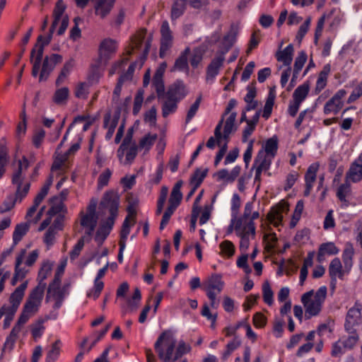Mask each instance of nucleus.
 <instances>
[{
    "label": "nucleus",
    "instance_id": "1",
    "mask_svg": "<svg viewBox=\"0 0 362 362\" xmlns=\"http://www.w3.org/2000/svg\"><path fill=\"white\" fill-rule=\"evenodd\" d=\"M119 206V196L113 191L106 192L100 202V207L102 209H107L110 216L100 224L95 235V241L100 246L107 239L111 233L115 224L116 218L118 216Z\"/></svg>",
    "mask_w": 362,
    "mask_h": 362
},
{
    "label": "nucleus",
    "instance_id": "2",
    "mask_svg": "<svg viewBox=\"0 0 362 362\" xmlns=\"http://www.w3.org/2000/svg\"><path fill=\"white\" fill-rule=\"evenodd\" d=\"M53 17L54 19L49 28L48 34L46 36H38L37 43L30 53V60L33 62L32 76L34 77H36L39 74L43 57L44 47L46 45H48L51 42L53 33L62 19L59 17Z\"/></svg>",
    "mask_w": 362,
    "mask_h": 362
},
{
    "label": "nucleus",
    "instance_id": "3",
    "mask_svg": "<svg viewBox=\"0 0 362 362\" xmlns=\"http://www.w3.org/2000/svg\"><path fill=\"white\" fill-rule=\"evenodd\" d=\"M175 340L168 331L163 332L154 344V349L162 362H171L173 360Z\"/></svg>",
    "mask_w": 362,
    "mask_h": 362
},
{
    "label": "nucleus",
    "instance_id": "4",
    "mask_svg": "<svg viewBox=\"0 0 362 362\" xmlns=\"http://www.w3.org/2000/svg\"><path fill=\"white\" fill-rule=\"evenodd\" d=\"M16 187V190L15 194L8 195L1 204L0 214H2L11 211L17 202H21L23 199L26 197L30 191V183L26 182L23 186L19 185V189L18 187Z\"/></svg>",
    "mask_w": 362,
    "mask_h": 362
},
{
    "label": "nucleus",
    "instance_id": "5",
    "mask_svg": "<svg viewBox=\"0 0 362 362\" xmlns=\"http://www.w3.org/2000/svg\"><path fill=\"white\" fill-rule=\"evenodd\" d=\"M235 233L240 238V250L242 251L247 250L250 245V234L255 235V223L252 221H248V222L244 225L243 228H241V223L240 221H239L235 227Z\"/></svg>",
    "mask_w": 362,
    "mask_h": 362
},
{
    "label": "nucleus",
    "instance_id": "6",
    "mask_svg": "<svg viewBox=\"0 0 362 362\" xmlns=\"http://www.w3.org/2000/svg\"><path fill=\"white\" fill-rule=\"evenodd\" d=\"M236 116L237 113L235 112H233L229 115L228 117L226 119L225 122L223 134L221 132V129L222 127L223 119L222 118L221 120L216 125L214 131V134L218 143H219L220 139H221L222 138H223L224 139H228L230 134L236 130L237 128L235 127Z\"/></svg>",
    "mask_w": 362,
    "mask_h": 362
},
{
    "label": "nucleus",
    "instance_id": "7",
    "mask_svg": "<svg viewBox=\"0 0 362 362\" xmlns=\"http://www.w3.org/2000/svg\"><path fill=\"white\" fill-rule=\"evenodd\" d=\"M346 95L344 89H340L325 103L323 109L325 115H337L344 106L343 98Z\"/></svg>",
    "mask_w": 362,
    "mask_h": 362
},
{
    "label": "nucleus",
    "instance_id": "8",
    "mask_svg": "<svg viewBox=\"0 0 362 362\" xmlns=\"http://www.w3.org/2000/svg\"><path fill=\"white\" fill-rule=\"evenodd\" d=\"M313 296V290H311L305 293L301 296V302L305 308V317L307 319L317 315L322 307V304L312 299Z\"/></svg>",
    "mask_w": 362,
    "mask_h": 362
},
{
    "label": "nucleus",
    "instance_id": "9",
    "mask_svg": "<svg viewBox=\"0 0 362 362\" xmlns=\"http://www.w3.org/2000/svg\"><path fill=\"white\" fill-rule=\"evenodd\" d=\"M362 305L356 302L346 314L344 323V329L346 332H353L356 325H358L361 320Z\"/></svg>",
    "mask_w": 362,
    "mask_h": 362
},
{
    "label": "nucleus",
    "instance_id": "10",
    "mask_svg": "<svg viewBox=\"0 0 362 362\" xmlns=\"http://www.w3.org/2000/svg\"><path fill=\"white\" fill-rule=\"evenodd\" d=\"M62 60V57L59 54H52L50 57H45L42 64L39 81H47L56 65L61 63Z\"/></svg>",
    "mask_w": 362,
    "mask_h": 362
},
{
    "label": "nucleus",
    "instance_id": "11",
    "mask_svg": "<svg viewBox=\"0 0 362 362\" xmlns=\"http://www.w3.org/2000/svg\"><path fill=\"white\" fill-rule=\"evenodd\" d=\"M117 50V42L111 38L104 39L99 46V64H106Z\"/></svg>",
    "mask_w": 362,
    "mask_h": 362
},
{
    "label": "nucleus",
    "instance_id": "12",
    "mask_svg": "<svg viewBox=\"0 0 362 362\" xmlns=\"http://www.w3.org/2000/svg\"><path fill=\"white\" fill-rule=\"evenodd\" d=\"M160 57L163 58L166 52L172 47L173 35L170 29L169 23L167 21L162 23L160 27Z\"/></svg>",
    "mask_w": 362,
    "mask_h": 362
},
{
    "label": "nucleus",
    "instance_id": "13",
    "mask_svg": "<svg viewBox=\"0 0 362 362\" xmlns=\"http://www.w3.org/2000/svg\"><path fill=\"white\" fill-rule=\"evenodd\" d=\"M319 168L320 163L318 162L313 163L308 166L304 176L305 190L303 194L305 197H308L310 194L317 179Z\"/></svg>",
    "mask_w": 362,
    "mask_h": 362
},
{
    "label": "nucleus",
    "instance_id": "14",
    "mask_svg": "<svg viewBox=\"0 0 362 362\" xmlns=\"http://www.w3.org/2000/svg\"><path fill=\"white\" fill-rule=\"evenodd\" d=\"M107 268L108 264H106L103 268L98 270L94 279V285L93 288L87 292L88 298H92L95 300L100 296L104 288V283L103 281H100V279H102L105 275Z\"/></svg>",
    "mask_w": 362,
    "mask_h": 362
},
{
    "label": "nucleus",
    "instance_id": "15",
    "mask_svg": "<svg viewBox=\"0 0 362 362\" xmlns=\"http://www.w3.org/2000/svg\"><path fill=\"white\" fill-rule=\"evenodd\" d=\"M225 61V57L216 53L214 58L211 61L206 68V81L215 80L216 77L218 75L221 68L223 66Z\"/></svg>",
    "mask_w": 362,
    "mask_h": 362
},
{
    "label": "nucleus",
    "instance_id": "16",
    "mask_svg": "<svg viewBox=\"0 0 362 362\" xmlns=\"http://www.w3.org/2000/svg\"><path fill=\"white\" fill-rule=\"evenodd\" d=\"M186 95L187 92L184 82L182 80H177L169 86L165 97L166 98L175 99L180 102Z\"/></svg>",
    "mask_w": 362,
    "mask_h": 362
},
{
    "label": "nucleus",
    "instance_id": "17",
    "mask_svg": "<svg viewBox=\"0 0 362 362\" xmlns=\"http://www.w3.org/2000/svg\"><path fill=\"white\" fill-rule=\"evenodd\" d=\"M30 163L25 156H23L21 160H18V168L12 175L11 182L19 189V185L23 186L24 176L23 175V170H27L29 168Z\"/></svg>",
    "mask_w": 362,
    "mask_h": 362
},
{
    "label": "nucleus",
    "instance_id": "18",
    "mask_svg": "<svg viewBox=\"0 0 362 362\" xmlns=\"http://www.w3.org/2000/svg\"><path fill=\"white\" fill-rule=\"evenodd\" d=\"M362 180V163L361 160H354L351 163L349 169L346 173V182L354 183Z\"/></svg>",
    "mask_w": 362,
    "mask_h": 362
},
{
    "label": "nucleus",
    "instance_id": "19",
    "mask_svg": "<svg viewBox=\"0 0 362 362\" xmlns=\"http://www.w3.org/2000/svg\"><path fill=\"white\" fill-rule=\"evenodd\" d=\"M223 285L224 283L222 281V276L218 274H212L204 284V290L206 293L209 291L216 292V294L219 293L223 290Z\"/></svg>",
    "mask_w": 362,
    "mask_h": 362
},
{
    "label": "nucleus",
    "instance_id": "20",
    "mask_svg": "<svg viewBox=\"0 0 362 362\" xmlns=\"http://www.w3.org/2000/svg\"><path fill=\"white\" fill-rule=\"evenodd\" d=\"M339 250L336 247L334 243L327 242L322 243L320 245L317 255V260L319 262H322L326 255H334L338 254Z\"/></svg>",
    "mask_w": 362,
    "mask_h": 362
},
{
    "label": "nucleus",
    "instance_id": "21",
    "mask_svg": "<svg viewBox=\"0 0 362 362\" xmlns=\"http://www.w3.org/2000/svg\"><path fill=\"white\" fill-rule=\"evenodd\" d=\"M115 0H98L94 6L95 13L101 18H105L112 11Z\"/></svg>",
    "mask_w": 362,
    "mask_h": 362
},
{
    "label": "nucleus",
    "instance_id": "22",
    "mask_svg": "<svg viewBox=\"0 0 362 362\" xmlns=\"http://www.w3.org/2000/svg\"><path fill=\"white\" fill-rule=\"evenodd\" d=\"M331 71V66L329 64H325L322 71L319 73L316 81L315 88L313 90L315 95H318L327 86V78Z\"/></svg>",
    "mask_w": 362,
    "mask_h": 362
},
{
    "label": "nucleus",
    "instance_id": "23",
    "mask_svg": "<svg viewBox=\"0 0 362 362\" xmlns=\"http://www.w3.org/2000/svg\"><path fill=\"white\" fill-rule=\"evenodd\" d=\"M235 42V34L231 30L223 36L221 42L219 44L218 49L217 50L216 53L220 54L225 57V55L228 52V51L233 47Z\"/></svg>",
    "mask_w": 362,
    "mask_h": 362
},
{
    "label": "nucleus",
    "instance_id": "24",
    "mask_svg": "<svg viewBox=\"0 0 362 362\" xmlns=\"http://www.w3.org/2000/svg\"><path fill=\"white\" fill-rule=\"evenodd\" d=\"M241 171L240 165H235L229 173L227 169L218 170L215 175L217 177V181L224 180L227 182H233L239 176Z\"/></svg>",
    "mask_w": 362,
    "mask_h": 362
},
{
    "label": "nucleus",
    "instance_id": "25",
    "mask_svg": "<svg viewBox=\"0 0 362 362\" xmlns=\"http://www.w3.org/2000/svg\"><path fill=\"white\" fill-rule=\"evenodd\" d=\"M28 284L27 281L23 282L13 291V293H11L8 299L11 304L19 308L25 296V291L28 287Z\"/></svg>",
    "mask_w": 362,
    "mask_h": 362
},
{
    "label": "nucleus",
    "instance_id": "26",
    "mask_svg": "<svg viewBox=\"0 0 362 362\" xmlns=\"http://www.w3.org/2000/svg\"><path fill=\"white\" fill-rule=\"evenodd\" d=\"M293 46L292 44L287 45L284 50L276 53V58L278 62H282L284 66H289L293 61Z\"/></svg>",
    "mask_w": 362,
    "mask_h": 362
},
{
    "label": "nucleus",
    "instance_id": "27",
    "mask_svg": "<svg viewBox=\"0 0 362 362\" xmlns=\"http://www.w3.org/2000/svg\"><path fill=\"white\" fill-rule=\"evenodd\" d=\"M182 185V180H180L175 183L170 195L168 205L173 206L175 208L178 207L182 199V193L181 192L180 189Z\"/></svg>",
    "mask_w": 362,
    "mask_h": 362
},
{
    "label": "nucleus",
    "instance_id": "28",
    "mask_svg": "<svg viewBox=\"0 0 362 362\" xmlns=\"http://www.w3.org/2000/svg\"><path fill=\"white\" fill-rule=\"evenodd\" d=\"M189 0H175L171 8V19L175 21L181 17L187 6Z\"/></svg>",
    "mask_w": 362,
    "mask_h": 362
},
{
    "label": "nucleus",
    "instance_id": "29",
    "mask_svg": "<svg viewBox=\"0 0 362 362\" xmlns=\"http://www.w3.org/2000/svg\"><path fill=\"white\" fill-rule=\"evenodd\" d=\"M354 249L351 243H346L342 253V261L344 265V269L349 272L353 265V257Z\"/></svg>",
    "mask_w": 362,
    "mask_h": 362
},
{
    "label": "nucleus",
    "instance_id": "30",
    "mask_svg": "<svg viewBox=\"0 0 362 362\" xmlns=\"http://www.w3.org/2000/svg\"><path fill=\"white\" fill-rule=\"evenodd\" d=\"M74 66H75V60L73 58H70L69 60H67L64 63V66H63L57 80H56L55 83H56L57 86H60L64 81L65 78L71 74Z\"/></svg>",
    "mask_w": 362,
    "mask_h": 362
},
{
    "label": "nucleus",
    "instance_id": "31",
    "mask_svg": "<svg viewBox=\"0 0 362 362\" xmlns=\"http://www.w3.org/2000/svg\"><path fill=\"white\" fill-rule=\"evenodd\" d=\"M30 228L28 223H21L17 224L13 233V244L16 245L28 233Z\"/></svg>",
    "mask_w": 362,
    "mask_h": 362
},
{
    "label": "nucleus",
    "instance_id": "32",
    "mask_svg": "<svg viewBox=\"0 0 362 362\" xmlns=\"http://www.w3.org/2000/svg\"><path fill=\"white\" fill-rule=\"evenodd\" d=\"M25 254L26 250L25 249H23L21 250V251L18 255L16 259L14 274H16V276L20 277V280L23 279L26 276V274L28 272L25 267H21L25 256Z\"/></svg>",
    "mask_w": 362,
    "mask_h": 362
},
{
    "label": "nucleus",
    "instance_id": "33",
    "mask_svg": "<svg viewBox=\"0 0 362 362\" xmlns=\"http://www.w3.org/2000/svg\"><path fill=\"white\" fill-rule=\"evenodd\" d=\"M279 148V141L276 135L268 139L264 144V149L267 156L274 158Z\"/></svg>",
    "mask_w": 362,
    "mask_h": 362
},
{
    "label": "nucleus",
    "instance_id": "34",
    "mask_svg": "<svg viewBox=\"0 0 362 362\" xmlns=\"http://www.w3.org/2000/svg\"><path fill=\"white\" fill-rule=\"evenodd\" d=\"M46 287V283L38 282L37 285L30 291L28 298L41 304Z\"/></svg>",
    "mask_w": 362,
    "mask_h": 362
},
{
    "label": "nucleus",
    "instance_id": "35",
    "mask_svg": "<svg viewBox=\"0 0 362 362\" xmlns=\"http://www.w3.org/2000/svg\"><path fill=\"white\" fill-rule=\"evenodd\" d=\"M69 96V90L67 87L58 88L55 90L52 100L58 105H65Z\"/></svg>",
    "mask_w": 362,
    "mask_h": 362
},
{
    "label": "nucleus",
    "instance_id": "36",
    "mask_svg": "<svg viewBox=\"0 0 362 362\" xmlns=\"http://www.w3.org/2000/svg\"><path fill=\"white\" fill-rule=\"evenodd\" d=\"M191 351V346L189 344H187L185 341H180L178 345L175 349V354L173 360L171 362H187L186 359L180 360L182 356L186 354H188Z\"/></svg>",
    "mask_w": 362,
    "mask_h": 362
},
{
    "label": "nucleus",
    "instance_id": "37",
    "mask_svg": "<svg viewBox=\"0 0 362 362\" xmlns=\"http://www.w3.org/2000/svg\"><path fill=\"white\" fill-rule=\"evenodd\" d=\"M345 271L342 269L341 262L338 257H335L331 261L329 266V276H338L342 279Z\"/></svg>",
    "mask_w": 362,
    "mask_h": 362
},
{
    "label": "nucleus",
    "instance_id": "38",
    "mask_svg": "<svg viewBox=\"0 0 362 362\" xmlns=\"http://www.w3.org/2000/svg\"><path fill=\"white\" fill-rule=\"evenodd\" d=\"M152 85L156 91L158 99L164 98L166 93L165 92L163 77H160V74L153 75Z\"/></svg>",
    "mask_w": 362,
    "mask_h": 362
},
{
    "label": "nucleus",
    "instance_id": "39",
    "mask_svg": "<svg viewBox=\"0 0 362 362\" xmlns=\"http://www.w3.org/2000/svg\"><path fill=\"white\" fill-rule=\"evenodd\" d=\"M207 173V168L202 170L199 168L196 169L190 177V184L194 186V190H196L201 185L203 180L206 177Z\"/></svg>",
    "mask_w": 362,
    "mask_h": 362
},
{
    "label": "nucleus",
    "instance_id": "40",
    "mask_svg": "<svg viewBox=\"0 0 362 362\" xmlns=\"http://www.w3.org/2000/svg\"><path fill=\"white\" fill-rule=\"evenodd\" d=\"M310 90L309 83L305 82L300 85L293 92V98L300 103L306 98Z\"/></svg>",
    "mask_w": 362,
    "mask_h": 362
},
{
    "label": "nucleus",
    "instance_id": "41",
    "mask_svg": "<svg viewBox=\"0 0 362 362\" xmlns=\"http://www.w3.org/2000/svg\"><path fill=\"white\" fill-rule=\"evenodd\" d=\"M48 320V316H46L45 318H39L36 322L33 325L31 328V334L34 339H36L42 337L45 329L43 326V324Z\"/></svg>",
    "mask_w": 362,
    "mask_h": 362
},
{
    "label": "nucleus",
    "instance_id": "42",
    "mask_svg": "<svg viewBox=\"0 0 362 362\" xmlns=\"http://www.w3.org/2000/svg\"><path fill=\"white\" fill-rule=\"evenodd\" d=\"M177 103L175 99L167 98L162 105V115L167 117L169 115L175 112L177 108Z\"/></svg>",
    "mask_w": 362,
    "mask_h": 362
},
{
    "label": "nucleus",
    "instance_id": "43",
    "mask_svg": "<svg viewBox=\"0 0 362 362\" xmlns=\"http://www.w3.org/2000/svg\"><path fill=\"white\" fill-rule=\"evenodd\" d=\"M52 263L49 260L43 262L37 275L38 282L45 283V280L50 274L52 269Z\"/></svg>",
    "mask_w": 362,
    "mask_h": 362
},
{
    "label": "nucleus",
    "instance_id": "44",
    "mask_svg": "<svg viewBox=\"0 0 362 362\" xmlns=\"http://www.w3.org/2000/svg\"><path fill=\"white\" fill-rule=\"evenodd\" d=\"M60 340H57L52 344L51 349L48 351L45 362H55L60 353Z\"/></svg>",
    "mask_w": 362,
    "mask_h": 362
},
{
    "label": "nucleus",
    "instance_id": "45",
    "mask_svg": "<svg viewBox=\"0 0 362 362\" xmlns=\"http://www.w3.org/2000/svg\"><path fill=\"white\" fill-rule=\"evenodd\" d=\"M156 139V134H151L150 133H148L141 139L138 147L141 149L145 148L146 151H148L154 144V142Z\"/></svg>",
    "mask_w": 362,
    "mask_h": 362
},
{
    "label": "nucleus",
    "instance_id": "46",
    "mask_svg": "<svg viewBox=\"0 0 362 362\" xmlns=\"http://www.w3.org/2000/svg\"><path fill=\"white\" fill-rule=\"evenodd\" d=\"M350 334L349 337L345 339H341L340 342L342 344L344 348L352 349L358 340V335L356 333V329H354L353 332H347Z\"/></svg>",
    "mask_w": 362,
    "mask_h": 362
},
{
    "label": "nucleus",
    "instance_id": "47",
    "mask_svg": "<svg viewBox=\"0 0 362 362\" xmlns=\"http://www.w3.org/2000/svg\"><path fill=\"white\" fill-rule=\"evenodd\" d=\"M222 255L230 258L235 253V246L230 240H223L219 245Z\"/></svg>",
    "mask_w": 362,
    "mask_h": 362
},
{
    "label": "nucleus",
    "instance_id": "48",
    "mask_svg": "<svg viewBox=\"0 0 362 362\" xmlns=\"http://www.w3.org/2000/svg\"><path fill=\"white\" fill-rule=\"evenodd\" d=\"M262 151H260L258 153V155L255 160V165H256L258 162H259V164L257 167V169H260L261 171H267L270 168L271 164H272V160L268 159L266 156H263L262 155Z\"/></svg>",
    "mask_w": 362,
    "mask_h": 362
},
{
    "label": "nucleus",
    "instance_id": "49",
    "mask_svg": "<svg viewBox=\"0 0 362 362\" xmlns=\"http://www.w3.org/2000/svg\"><path fill=\"white\" fill-rule=\"evenodd\" d=\"M8 161L7 148L4 145H0V179L6 172V166Z\"/></svg>",
    "mask_w": 362,
    "mask_h": 362
},
{
    "label": "nucleus",
    "instance_id": "50",
    "mask_svg": "<svg viewBox=\"0 0 362 362\" xmlns=\"http://www.w3.org/2000/svg\"><path fill=\"white\" fill-rule=\"evenodd\" d=\"M40 305V303L32 300L29 298H27L23 307V310H24L25 313H27L30 315H33L39 310Z\"/></svg>",
    "mask_w": 362,
    "mask_h": 362
},
{
    "label": "nucleus",
    "instance_id": "51",
    "mask_svg": "<svg viewBox=\"0 0 362 362\" xmlns=\"http://www.w3.org/2000/svg\"><path fill=\"white\" fill-rule=\"evenodd\" d=\"M262 293L264 303L271 305L274 302V293L267 281L262 286Z\"/></svg>",
    "mask_w": 362,
    "mask_h": 362
},
{
    "label": "nucleus",
    "instance_id": "52",
    "mask_svg": "<svg viewBox=\"0 0 362 362\" xmlns=\"http://www.w3.org/2000/svg\"><path fill=\"white\" fill-rule=\"evenodd\" d=\"M202 101V95H199L187 111L185 122L189 123L197 114Z\"/></svg>",
    "mask_w": 362,
    "mask_h": 362
},
{
    "label": "nucleus",
    "instance_id": "53",
    "mask_svg": "<svg viewBox=\"0 0 362 362\" xmlns=\"http://www.w3.org/2000/svg\"><path fill=\"white\" fill-rule=\"evenodd\" d=\"M230 204L231 217H233L234 220L235 218H238L239 209L241 204L240 197L238 194H233Z\"/></svg>",
    "mask_w": 362,
    "mask_h": 362
},
{
    "label": "nucleus",
    "instance_id": "54",
    "mask_svg": "<svg viewBox=\"0 0 362 362\" xmlns=\"http://www.w3.org/2000/svg\"><path fill=\"white\" fill-rule=\"evenodd\" d=\"M100 64L98 63V64H92L89 71V73L88 74V81L90 83H98L100 74L99 71V65Z\"/></svg>",
    "mask_w": 362,
    "mask_h": 362
},
{
    "label": "nucleus",
    "instance_id": "55",
    "mask_svg": "<svg viewBox=\"0 0 362 362\" xmlns=\"http://www.w3.org/2000/svg\"><path fill=\"white\" fill-rule=\"evenodd\" d=\"M60 284H61L60 276H59L57 274H55L54 279L49 284V286L47 288V298L49 297V295L50 293H53V295H55L59 292Z\"/></svg>",
    "mask_w": 362,
    "mask_h": 362
},
{
    "label": "nucleus",
    "instance_id": "56",
    "mask_svg": "<svg viewBox=\"0 0 362 362\" xmlns=\"http://www.w3.org/2000/svg\"><path fill=\"white\" fill-rule=\"evenodd\" d=\"M173 70L180 71H189L188 59L184 57L179 56L175 62Z\"/></svg>",
    "mask_w": 362,
    "mask_h": 362
},
{
    "label": "nucleus",
    "instance_id": "57",
    "mask_svg": "<svg viewBox=\"0 0 362 362\" xmlns=\"http://www.w3.org/2000/svg\"><path fill=\"white\" fill-rule=\"evenodd\" d=\"M307 54L304 51H301L298 53V57L296 58L294 66H293V71H295V73L299 72L302 70L305 63L307 60Z\"/></svg>",
    "mask_w": 362,
    "mask_h": 362
},
{
    "label": "nucleus",
    "instance_id": "58",
    "mask_svg": "<svg viewBox=\"0 0 362 362\" xmlns=\"http://www.w3.org/2000/svg\"><path fill=\"white\" fill-rule=\"evenodd\" d=\"M112 173V171L107 168L99 175L98 179V187L99 189H102L108 185Z\"/></svg>",
    "mask_w": 362,
    "mask_h": 362
},
{
    "label": "nucleus",
    "instance_id": "59",
    "mask_svg": "<svg viewBox=\"0 0 362 362\" xmlns=\"http://www.w3.org/2000/svg\"><path fill=\"white\" fill-rule=\"evenodd\" d=\"M84 247V237H81L74 245V248L69 253L71 260L76 259L79 255Z\"/></svg>",
    "mask_w": 362,
    "mask_h": 362
},
{
    "label": "nucleus",
    "instance_id": "60",
    "mask_svg": "<svg viewBox=\"0 0 362 362\" xmlns=\"http://www.w3.org/2000/svg\"><path fill=\"white\" fill-rule=\"evenodd\" d=\"M130 233V223H129V216H126L122 223V229L120 231V240L119 242L124 241L126 243L127 237Z\"/></svg>",
    "mask_w": 362,
    "mask_h": 362
},
{
    "label": "nucleus",
    "instance_id": "61",
    "mask_svg": "<svg viewBox=\"0 0 362 362\" xmlns=\"http://www.w3.org/2000/svg\"><path fill=\"white\" fill-rule=\"evenodd\" d=\"M259 33H260L259 30H255L252 33L249 43H248L247 52H246L247 54H250V52L258 46L260 40L257 37V35H259Z\"/></svg>",
    "mask_w": 362,
    "mask_h": 362
},
{
    "label": "nucleus",
    "instance_id": "62",
    "mask_svg": "<svg viewBox=\"0 0 362 362\" xmlns=\"http://www.w3.org/2000/svg\"><path fill=\"white\" fill-rule=\"evenodd\" d=\"M143 100V92L141 90H139L134 98L132 110V113L134 115H136L139 112L142 106Z\"/></svg>",
    "mask_w": 362,
    "mask_h": 362
},
{
    "label": "nucleus",
    "instance_id": "63",
    "mask_svg": "<svg viewBox=\"0 0 362 362\" xmlns=\"http://www.w3.org/2000/svg\"><path fill=\"white\" fill-rule=\"evenodd\" d=\"M81 225L84 228L89 227L91 226H93V227H96L97 217L95 216H92V214H86L81 218Z\"/></svg>",
    "mask_w": 362,
    "mask_h": 362
},
{
    "label": "nucleus",
    "instance_id": "64",
    "mask_svg": "<svg viewBox=\"0 0 362 362\" xmlns=\"http://www.w3.org/2000/svg\"><path fill=\"white\" fill-rule=\"evenodd\" d=\"M327 293V288L325 286H320L317 291L315 292V295L313 294L314 300L320 303V304H323Z\"/></svg>",
    "mask_w": 362,
    "mask_h": 362
}]
</instances>
